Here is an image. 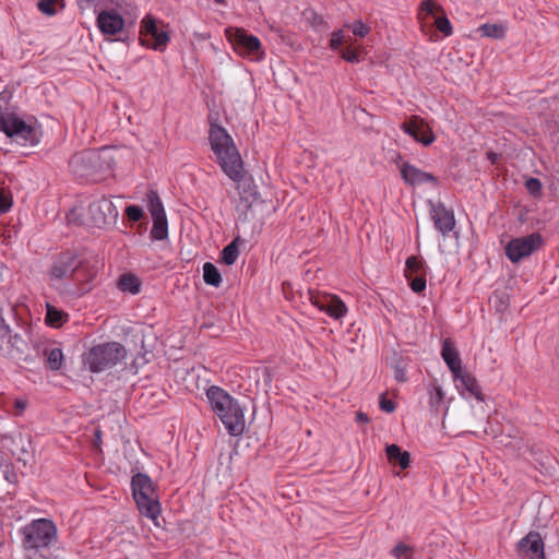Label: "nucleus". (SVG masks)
Segmentation results:
<instances>
[{"label": "nucleus", "instance_id": "49", "mask_svg": "<svg viewBox=\"0 0 559 559\" xmlns=\"http://www.w3.org/2000/svg\"><path fill=\"white\" fill-rule=\"evenodd\" d=\"M225 0H215L216 3H223Z\"/></svg>", "mask_w": 559, "mask_h": 559}, {"label": "nucleus", "instance_id": "35", "mask_svg": "<svg viewBox=\"0 0 559 559\" xmlns=\"http://www.w3.org/2000/svg\"><path fill=\"white\" fill-rule=\"evenodd\" d=\"M341 57L345 61L352 63H357L360 61L359 51L356 48H353L350 45L341 50Z\"/></svg>", "mask_w": 559, "mask_h": 559}, {"label": "nucleus", "instance_id": "1", "mask_svg": "<svg viewBox=\"0 0 559 559\" xmlns=\"http://www.w3.org/2000/svg\"><path fill=\"white\" fill-rule=\"evenodd\" d=\"M97 262L81 259L72 251L57 254L49 267L50 286L66 300L82 298L94 288Z\"/></svg>", "mask_w": 559, "mask_h": 559}, {"label": "nucleus", "instance_id": "36", "mask_svg": "<svg viewBox=\"0 0 559 559\" xmlns=\"http://www.w3.org/2000/svg\"><path fill=\"white\" fill-rule=\"evenodd\" d=\"M425 276L426 275H417V276L407 278L413 292L421 293L426 289V277Z\"/></svg>", "mask_w": 559, "mask_h": 559}, {"label": "nucleus", "instance_id": "26", "mask_svg": "<svg viewBox=\"0 0 559 559\" xmlns=\"http://www.w3.org/2000/svg\"><path fill=\"white\" fill-rule=\"evenodd\" d=\"M203 280L205 284L218 287L222 284V275L218 269L211 262L203 264Z\"/></svg>", "mask_w": 559, "mask_h": 559}, {"label": "nucleus", "instance_id": "16", "mask_svg": "<svg viewBox=\"0 0 559 559\" xmlns=\"http://www.w3.org/2000/svg\"><path fill=\"white\" fill-rule=\"evenodd\" d=\"M401 129L424 145H430L435 141V134L431 128L424 119L413 116L408 121L401 124Z\"/></svg>", "mask_w": 559, "mask_h": 559}, {"label": "nucleus", "instance_id": "2", "mask_svg": "<svg viewBox=\"0 0 559 559\" xmlns=\"http://www.w3.org/2000/svg\"><path fill=\"white\" fill-rule=\"evenodd\" d=\"M209 141L224 174L235 182L241 181L245 177L243 162L227 130L219 124H212L209 131Z\"/></svg>", "mask_w": 559, "mask_h": 559}, {"label": "nucleus", "instance_id": "29", "mask_svg": "<svg viewBox=\"0 0 559 559\" xmlns=\"http://www.w3.org/2000/svg\"><path fill=\"white\" fill-rule=\"evenodd\" d=\"M428 393L430 407L435 411H438L444 400L445 393L443 392L441 385H439L437 381H433L429 384Z\"/></svg>", "mask_w": 559, "mask_h": 559}, {"label": "nucleus", "instance_id": "37", "mask_svg": "<svg viewBox=\"0 0 559 559\" xmlns=\"http://www.w3.org/2000/svg\"><path fill=\"white\" fill-rule=\"evenodd\" d=\"M124 213L130 222H139L144 215L142 207L139 205L127 206Z\"/></svg>", "mask_w": 559, "mask_h": 559}, {"label": "nucleus", "instance_id": "22", "mask_svg": "<svg viewBox=\"0 0 559 559\" xmlns=\"http://www.w3.org/2000/svg\"><path fill=\"white\" fill-rule=\"evenodd\" d=\"M117 287L123 293L136 295L141 292V281L132 273H124L119 277Z\"/></svg>", "mask_w": 559, "mask_h": 559}, {"label": "nucleus", "instance_id": "44", "mask_svg": "<svg viewBox=\"0 0 559 559\" xmlns=\"http://www.w3.org/2000/svg\"><path fill=\"white\" fill-rule=\"evenodd\" d=\"M380 408L383 411V412H386V413H392L394 409H395V404L393 401L391 400H386L383 395L381 396V401H380Z\"/></svg>", "mask_w": 559, "mask_h": 559}, {"label": "nucleus", "instance_id": "3", "mask_svg": "<svg viewBox=\"0 0 559 559\" xmlns=\"http://www.w3.org/2000/svg\"><path fill=\"white\" fill-rule=\"evenodd\" d=\"M212 411L221 419L230 436H239L246 427L243 409L238 401L219 386L206 390Z\"/></svg>", "mask_w": 559, "mask_h": 559}, {"label": "nucleus", "instance_id": "12", "mask_svg": "<svg viewBox=\"0 0 559 559\" xmlns=\"http://www.w3.org/2000/svg\"><path fill=\"white\" fill-rule=\"evenodd\" d=\"M543 238L538 233L512 239L506 247V254L513 263L531 255L540 248Z\"/></svg>", "mask_w": 559, "mask_h": 559}, {"label": "nucleus", "instance_id": "32", "mask_svg": "<svg viewBox=\"0 0 559 559\" xmlns=\"http://www.w3.org/2000/svg\"><path fill=\"white\" fill-rule=\"evenodd\" d=\"M57 5L63 8V0H39L37 3L40 12L48 16L55 15L57 13Z\"/></svg>", "mask_w": 559, "mask_h": 559}, {"label": "nucleus", "instance_id": "28", "mask_svg": "<svg viewBox=\"0 0 559 559\" xmlns=\"http://www.w3.org/2000/svg\"><path fill=\"white\" fill-rule=\"evenodd\" d=\"M46 365L50 370H60L63 364V353L60 348L53 347L45 350Z\"/></svg>", "mask_w": 559, "mask_h": 559}, {"label": "nucleus", "instance_id": "13", "mask_svg": "<svg viewBox=\"0 0 559 559\" xmlns=\"http://www.w3.org/2000/svg\"><path fill=\"white\" fill-rule=\"evenodd\" d=\"M429 213L435 228L442 234V236H448L456 225L453 211L448 210L442 202L433 203L429 201Z\"/></svg>", "mask_w": 559, "mask_h": 559}, {"label": "nucleus", "instance_id": "25", "mask_svg": "<svg viewBox=\"0 0 559 559\" xmlns=\"http://www.w3.org/2000/svg\"><path fill=\"white\" fill-rule=\"evenodd\" d=\"M167 237H168V223H167L166 215L153 218V227L151 230V238L154 240H164Z\"/></svg>", "mask_w": 559, "mask_h": 559}, {"label": "nucleus", "instance_id": "6", "mask_svg": "<svg viewBox=\"0 0 559 559\" xmlns=\"http://www.w3.org/2000/svg\"><path fill=\"white\" fill-rule=\"evenodd\" d=\"M131 487L141 514L153 521L157 520L160 514V504L151 478L146 474L138 473L132 477Z\"/></svg>", "mask_w": 559, "mask_h": 559}, {"label": "nucleus", "instance_id": "46", "mask_svg": "<svg viewBox=\"0 0 559 559\" xmlns=\"http://www.w3.org/2000/svg\"><path fill=\"white\" fill-rule=\"evenodd\" d=\"M356 420L358 423H368L369 421V417L366 413H362V412H358L357 415H356Z\"/></svg>", "mask_w": 559, "mask_h": 559}, {"label": "nucleus", "instance_id": "7", "mask_svg": "<svg viewBox=\"0 0 559 559\" xmlns=\"http://www.w3.org/2000/svg\"><path fill=\"white\" fill-rule=\"evenodd\" d=\"M126 357V348L117 343H105L92 347L84 357V364L92 372L110 369Z\"/></svg>", "mask_w": 559, "mask_h": 559}, {"label": "nucleus", "instance_id": "11", "mask_svg": "<svg viewBox=\"0 0 559 559\" xmlns=\"http://www.w3.org/2000/svg\"><path fill=\"white\" fill-rule=\"evenodd\" d=\"M140 40L142 45L162 51L170 37L168 32L158 28L157 21L152 15H146L141 23Z\"/></svg>", "mask_w": 559, "mask_h": 559}, {"label": "nucleus", "instance_id": "47", "mask_svg": "<svg viewBox=\"0 0 559 559\" xmlns=\"http://www.w3.org/2000/svg\"><path fill=\"white\" fill-rule=\"evenodd\" d=\"M15 405H16V407H17V408H20L21 411H23V409L25 408V406H26L25 402H23V401H16V402H15Z\"/></svg>", "mask_w": 559, "mask_h": 559}, {"label": "nucleus", "instance_id": "31", "mask_svg": "<svg viewBox=\"0 0 559 559\" xmlns=\"http://www.w3.org/2000/svg\"><path fill=\"white\" fill-rule=\"evenodd\" d=\"M483 36L500 39L506 36V27L501 24H483L478 28Z\"/></svg>", "mask_w": 559, "mask_h": 559}, {"label": "nucleus", "instance_id": "23", "mask_svg": "<svg viewBox=\"0 0 559 559\" xmlns=\"http://www.w3.org/2000/svg\"><path fill=\"white\" fill-rule=\"evenodd\" d=\"M69 320V314L47 304L45 321L47 324L59 328Z\"/></svg>", "mask_w": 559, "mask_h": 559}, {"label": "nucleus", "instance_id": "48", "mask_svg": "<svg viewBox=\"0 0 559 559\" xmlns=\"http://www.w3.org/2000/svg\"><path fill=\"white\" fill-rule=\"evenodd\" d=\"M95 436H96V439H100V431H99V430H96V431H95Z\"/></svg>", "mask_w": 559, "mask_h": 559}, {"label": "nucleus", "instance_id": "19", "mask_svg": "<svg viewBox=\"0 0 559 559\" xmlns=\"http://www.w3.org/2000/svg\"><path fill=\"white\" fill-rule=\"evenodd\" d=\"M441 357L452 372L453 377H457L462 369V360L460 354L451 338H445L442 343Z\"/></svg>", "mask_w": 559, "mask_h": 559}, {"label": "nucleus", "instance_id": "8", "mask_svg": "<svg viewBox=\"0 0 559 559\" xmlns=\"http://www.w3.org/2000/svg\"><path fill=\"white\" fill-rule=\"evenodd\" d=\"M0 131L23 145H36L39 143V135L36 129L14 114H0Z\"/></svg>", "mask_w": 559, "mask_h": 559}, {"label": "nucleus", "instance_id": "5", "mask_svg": "<svg viewBox=\"0 0 559 559\" xmlns=\"http://www.w3.org/2000/svg\"><path fill=\"white\" fill-rule=\"evenodd\" d=\"M20 533L23 548L35 552L50 548L58 539L57 526L48 519L33 520L23 526Z\"/></svg>", "mask_w": 559, "mask_h": 559}, {"label": "nucleus", "instance_id": "43", "mask_svg": "<svg viewBox=\"0 0 559 559\" xmlns=\"http://www.w3.org/2000/svg\"><path fill=\"white\" fill-rule=\"evenodd\" d=\"M12 206V200L3 191L0 190V211L8 212Z\"/></svg>", "mask_w": 559, "mask_h": 559}, {"label": "nucleus", "instance_id": "21", "mask_svg": "<svg viewBox=\"0 0 559 559\" xmlns=\"http://www.w3.org/2000/svg\"><path fill=\"white\" fill-rule=\"evenodd\" d=\"M385 453L389 462L399 465L401 469H406L409 466L411 454L403 451L397 444L386 445Z\"/></svg>", "mask_w": 559, "mask_h": 559}, {"label": "nucleus", "instance_id": "14", "mask_svg": "<svg viewBox=\"0 0 559 559\" xmlns=\"http://www.w3.org/2000/svg\"><path fill=\"white\" fill-rule=\"evenodd\" d=\"M516 550L523 559H545L543 538L535 531L519 540Z\"/></svg>", "mask_w": 559, "mask_h": 559}, {"label": "nucleus", "instance_id": "42", "mask_svg": "<svg viewBox=\"0 0 559 559\" xmlns=\"http://www.w3.org/2000/svg\"><path fill=\"white\" fill-rule=\"evenodd\" d=\"M100 1L102 0H78V5L82 11L94 8L95 12L98 13Z\"/></svg>", "mask_w": 559, "mask_h": 559}, {"label": "nucleus", "instance_id": "15", "mask_svg": "<svg viewBox=\"0 0 559 559\" xmlns=\"http://www.w3.org/2000/svg\"><path fill=\"white\" fill-rule=\"evenodd\" d=\"M311 302L319 310L324 311L334 319L343 318L347 312L344 301L335 295L323 294L311 296Z\"/></svg>", "mask_w": 559, "mask_h": 559}, {"label": "nucleus", "instance_id": "24", "mask_svg": "<svg viewBox=\"0 0 559 559\" xmlns=\"http://www.w3.org/2000/svg\"><path fill=\"white\" fill-rule=\"evenodd\" d=\"M147 209L152 215V218L165 216L164 205L158 193L154 190H150L147 193Z\"/></svg>", "mask_w": 559, "mask_h": 559}, {"label": "nucleus", "instance_id": "39", "mask_svg": "<svg viewBox=\"0 0 559 559\" xmlns=\"http://www.w3.org/2000/svg\"><path fill=\"white\" fill-rule=\"evenodd\" d=\"M420 10L426 11L427 14L435 16L437 12H442L440 5L436 0H423L420 3Z\"/></svg>", "mask_w": 559, "mask_h": 559}, {"label": "nucleus", "instance_id": "10", "mask_svg": "<svg viewBox=\"0 0 559 559\" xmlns=\"http://www.w3.org/2000/svg\"><path fill=\"white\" fill-rule=\"evenodd\" d=\"M225 34L239 55L253 58H259L262 55L260 39L248 34L243 28L227 27Z\"/></svg>", "mask_w": 559, "mask_h": 559}, {"label": "nucleus", "instance_id": "9", "mask_svg": "<svg viewBox=\"0 0 559 559\" xmlns=\"http://www.w3.org/2000/svg\"><path fill=\"white\" fill-rule=\"evenodd\" d=\"M118 210L111 200L105 195L93 199L87 207V219L94 227H105L118 218Z\"/></svg>", "mask_w": 559, "mask_h": 559}, {"label": "nucleus", "instance_id": "18", "mask_svg": "<svg viewBox=\"0 0 559 559\" xmlns=\"http://www.w3.org/2000/svg\"><path fill=\"white\" fill-rule=\"evenodd\" d=\"M96 23L99 31L107 36L117 35L124 27L123 17L114 9L100 10L97 13Z\"/></svg>", "mask_w": 559, "mask_h": 559}, {"label": "nucleus", "instance_id": "45", "mask_svg": "<svg viewBox=\"0 0 559 559\" xmlns=\"http://www.w3.org/2000/svg\"><path fill=\"white\" fill-rule=\"evenodd\" d=\"M394 377L399 382L406 381V373L403 368L396 367Z\"/></svg>", "mask_w": 559, "mask_h": 559}, {"label": "nucleus", "instance_id": "33", "mask_svg": "<svg viewBox=\"0 0 559 559\" xmlns=\"http://www.w3.org/2000/svg\"><path fill=\"white\" fill-rule=\"evenodd\" d=\"M391 555L396 559H413L414 549H413V547H411L404 543H399L391 550Z\"/></svg>", "mask_w": 559, "mask_h": 559}, {"label": "nucleus", "instance_id": "40", "mask_svg": "<svg viewBox=\"0 0 559 559\" xmlns=\"http://www.w3.org/2000/svg\"><path fill=\"white\" fill-rule=\"evenodd\" d=\"M525 188L533 195H538L542 192V182L537 178H530L525 182Z\"/></svg>", "mask_w": 559, "mask_h": 559}, {"label": "nucleus", "instance_id": "41", "mask_svg": "<svg viewBox=\"0 0 559 559\" xmlns=\"http://www.w3.org/2000/svg\"><path fill=\"white\" fill-rule=\"evenodd\" d=\"M352 31L355 36L365 37L369 33L370 28L358 20L354 22Z\"/></svg>", "mask_w": 559, "mask_h": 559}, {"label": "nucleus", "instance_id": "20", "mask_svg": "<svg viewBox=\"0 0 559 559\" xmlns=\"http://www.w3.org/2000/svg\"><path fill=\"white\" fill-rule=\"evenodd\" d=\"M453 379L457 389L465 390L471 396H474L478 401H484L481 389L473 374L462 370L457 373V377H453Z\"/></svg>", "mask_w": 559, "mask_h": 559}, {"label": "nucleus", "instance_id": "38", "mask_svg": "<svg viewBox=\"0 0 559 559\" xmlns=\"http://www.w3.org/2000/svg\"><path fill=\"white\" fill-rule=\"evenodd\" d=\"M344 43H347V39L345 38V35L342 29L332 33L330 39L331 49L338 50Z\"/></svg>", "mask_w": 559, "mask_h": 559}, {"label": "nucleus", "instance_id": "17", "mask_svg": "<svg viewBox=\"0 0 559 559\" xmlns=\"http://www.w3.org/2000/svg\"><path fill=\"white\" fill-rule=\"evenodd\" d=\"M401 177L408 186L416 187L424 183L437 187L438 179L430 173L424 171L408 162H403L400 165Z\"/></svg>", "mask_w": 559, "mask_h": 559}, {"label": "nucleus", "instance_id": "30", "mask_svg": "<svg viewBox=\"0 0 559 559\" xmlns=\"http://www.w3.org/2000/svg\"><path fill=\"white\" fill-rule=\"evenodd\" d=\"M237 242L238 238L228 243L221 252L222 262L226 265H233L238 259L239 250Z\"/></svg>", "mask_w": 559, "mask_h": 559}, {"label": "nucleus", "instance_id": "4", "mask_svg": "<svg viewBox=\"0 0 559 559\" xmlns=\"http://www.w3.org/2000/svg\"><path fill=\"white\" fill-rule=\"evenodd\" d=\"M74 176L94 182L102 181L112 170L114 160L108 155V150H86L72 156L69 163Z\"/></svg>", "mask_w": 559, "mask_h": 559}, {"label": "nucleus", "instance_id": "34", "mask_svg": "<svg viewBox=\"0 0 559 559\" xmlns=\"http://www.w3.org/2000/svg\"><path fill=\"white\" fill-rule=\"evenodd\" d=\"M435 24L437 29L444 36H450L452 34V25L445 15L436 17Z\"/></svg>", "mask_w": 559, "mask_h": 559}, {"label": "nucleus", "instance_id": "27", "mask_svg": "<svg viewBox=\"0 0 559 559\" xmlns=\"http://www.w3.org/2000/svg\"><path fill=\"white\" fill-rule=\"evenodd\" d=\"M417 275H426L425 263L417 257H409L405 263V276L411 278Z\"/></svg>", "mask_w": 559, "mask_h": 559}]
</instances>
